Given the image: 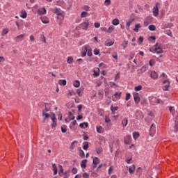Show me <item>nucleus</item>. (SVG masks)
Instances as JSON below:
<instances>
[{
  "label": "nucleus",
  "instance_id": "f257e3e1",
  "mask_svg": "<svg viewBox=\"0 0 178 178\" xmlns=\"http://www.w3.org/2000/svg\"><path fill=\"white\" fill-rule=\"evenodd\" d=\"M90 26V22L88 20H86L85 22L80 24L78 26L76 27V30H87Z\"/></svg>",
  "mask_w": 178,
  "mask_h": 178
},
{
  "label": "nucleus",
  "instance_id": "f03ea898",
  "mask_svg": "<svg viewBox=\"0 0 178 178\" xmlns=\"http://www.w3.org/2000/svg\"><path fill=\"white\" fill-rule=\"evenodd\" d=\"M51 120H52L51 124V129H56V127L58 126L56 122H58V119H56V115H55V113H51Z\"/></svg>",
  "mask_w": 178,
  "mask_h": 178
},
{
  "label": "nucleus",
  "instance_id": "7ed1b4c3",
  "mask_svg": "<svg viewBox=\"0 0 178 178\" xmlns=\"http://www.w3.org/2000/svg\"><path fill=\"white\" fill-rule=\"evenodd\" d=\"M154 51L156 54H163V49H162V44L156 43L154 45Z\"/></svg>",
  "mask_w": 178,
  "mask_h": 178
},
{
  "label": "nucleus",
  "instance_id": "20e7f679",
  "mask_svg": "<svg viewBox=\"0 0 178 178\" xmlns=\"http://www.w3.org/2000/svg\"><path fill=\"white\" fill-rule=\"evenodd\" d=\"M163 84L164 85L163 87V90L164 91H169V88L170 87V81H169V79L163 80Z\"/></svg>",
  "mask_w": 178,
  "mask_h": 178
},
{
  "label": "nucleus",
  "instance_id": "39448f33",
  "mask_svg": "<svg viewBox=\"0 0 178 178\" xmlns=\"http://www.w3.org/2000/svg\"><path fill=\"white\" fill-rule=\"evenodd\" d=\"M42 116H43V123H47L49 118H51L52 115L48 113H45V111H42Z\"/></svg>",
  "mask_w": 178,
  "mask_h": 178
},
{
  "label": "nucleus",
  "instance_id": "423d86ee",
  "mask_svg": "<svg viewBox=\"0 0 178 178\" xmlns=\"http://www.w3.org/2000/svg\"><path fill=\"white\" fill-rule=\"evenodd\" d=\"M85 50L87 52L88 56H92V50L91 49V47H90V45H86Z\"/></svg>",
  "mask_w": 178,
  "mask_h": 178
},
{
  "label": "nucleus",
  "instance_id": "0eeeda50",
  "mask_svg": "<svg viewBox=\"0 0 178 178\" xmlns=\"http://www.w3.org/2000/svg\"><path fill=\"white\" fill-rule=\"evenodd\" d=\"M158 5H159V3H157L156 6L153 8V15L155 17L159 16V8H158Z\"/></svg>",
  "mask_w": 178,
  "mask_h": 178
},
{
  "label": "nucleus",
  "instance_id": "6e6552de",
  "mask_svg": "<svg viewBox=\"0 0 178 178\" xmlns=\"http://www.w3.org/2000/svg\"><path fill=\"white\" fill-rule=\"evenodd\" d=\"M134 99L135 104H140V95L138 93L134 94Z\"/></svg>",
  "mask_w": 178,
  "mask_h": 178
},
{
  "label": "nucleus",
  "instance_id": "1a4fd4ad",
  "mask_svg": "<svg viewBox=\"0 0 178 178\" xmlns=\"http://www.w3.org/2000/svg\"><path fill=\"white\" fill-rule=\"evenodd\" d=\"M26 34L23 33L21 34L17 37H15V40H16L17 42H19V41H23Z\"/></svg>",
  "mask_w": 178,
  "mask_h": 178
},
{
  "label": "nucleus",
  "instance_id": "9d476101",
  "mask_svg": "<svg viewBox=\"0 0 178 178\" xmlns=\"http://www.w3.org/2000/svg\"><path fill=\"white\" fill-rule=\"evenodd\" d=\"M150 77L153 79V80H156V79H158L159 77L158 73H156V72L155 71H152L150 74Z\"/></svg>",
  "mask_w": 178,
  "mask_h": 178
},
{
  "label": "nucleus",
  "instance_id": "9b49d317",
  "mask_svg": "<svg viewBox=\"0 0 178 178\" xmlns=\"http://www.w3.org/2000/svg\"><path fill=\"white\" fill-rule=\"evenodd\" d=\"M41 22L44 23V24H48L49 23V19L46 16L41 17Z\"/></svg>",
  "mask_w": 178,
  "mask_h": 178
},
{
  "label": "nucleus",
  "instance_id": "f8f14e48",
  "mask_svg": "<svg viewBox=\"0 0 178 178\" xmlns=\"http://www.w3.org/2000/svg\"><path fill=\"white\" fill-rule=\"evenodd\" d=\"M98 163H99V159H98L97 157H95L93 159V169H95V168H97V165H98Z\"/></svg>",
  "mask_w": 178,
  "mask_h": 178
},
{
  "label": "nucleus",
  "instance_id": "ddd939ff",
  "mask_svg": "<svg viewBox=\"0 0 178 178\" xmlns=\"http://www.w3.org/2000/svg\"><path fill=\"white\" fill-rule=\"evenodd\" d=\"M128 124L129 120L127 119V118H124L122 121V127H126V126H127Z\"/></svg>",
  "mask_w": 178,
  "mask_h": 178
},
{
  "label": "nucleus",
  "instance_id": "4468645a",
  "mask_svg": "<svg viewBox=\"0 0 178 178\" xmlns=\"http://www.w3.org/2000/svg\"><path fill=\"white\" fill-rule=\"evenodd\" d=\"M81 129H87L88 127V122H83L79 124Z\"/></svg>",
  "mask_w": 178,
  "mask_h": 178
},
{
  "label": "nucleus",
  "instance_id": "2eb2a0df",
  "mask_svg": "<svg viewBox=\"0 0 178 178\" xmlns=\"http://www.w3.org/2000/svg\"><path fill=\"white\" fill-rule=\"evenodd\" d=\"M73 95H76V92L74 90H68V93L67 94V98L70 97H73Z\"/></svg>",
  "mask_w": 178,
  "mask_h": 178
},
{
  "label": "nucleus",
  "instance_id": "dca6fc26",
  "mask_svg": "<svg viewBox=\"0 0 178 178\" xmlns=\"http://www.w3.org/2000/svg\"><path fill=\"white\" fill-rule=\"evenodd\" d=\"M81 168H83V169L87 168V159H84L81 161Z\"/></svg>",
  "mask_w": 178,
  "mask_h": 178
},
{
  "label": "nucleus",
  "instance_id": "f3484780",
  "mask_svg": "<svg viewBox=\"0 0 178 178\" xmlns=\"http://www.w3.org/2000/svg\"><path fill=\"white\" fill-rule=\"evenodd\" d=\"M155 131H156L155 124H152L150 127V136L151 134H154Z\"/></svg>",
  "mask_w": 178,
  "mask_h": 178
},
{
  "label": "nucleus",
  "instance_id": "a211bd4d",
  "mask_svg": "<svg viewBox=\"0 0 178 178\" xmlns=\"http://www.w3.org/2000/svg\"><path fill=\"white\" fill-rule=\"evenodd\" d=\"M20 17H22V19H26V17H27V12H26V10H22Z\"/></svg>",
  "mask_w": 178,
  "mask_h": 178
},
{
  "label": "nucleus",
  "instance_id": "6ab92c4d",
  "mask_svg": "<svg viewBox=\"0 0 178 178\" xmlns=\"http://www.w3.org/2000/svg\"><path fill=\"white\" fill-rule=\"evenodd\" d=\"M113 44V42L108 40L105 42V47H112Z\"/></svg>",
  "mask_w": 178,
  "mask_h": 178
},
{
  "label": "nucleus",
  "instance_id": "aec40b11",
  "mask_svg": "<svg viewBox=\"0 0 178 178\" xmlns=\"http://www.w3.org/2000/svg\"><path fill=\"white\" fill-rule=\"evenodd\" d=\"M54 13H56L57 16H62V11L59 8H55Z\"/></svg>",
  "mask_w": 178,
  "mask_h": 178
},
{
  "label": "nucleus",
  "instance_id": "412c9836",
  "mask_svg": "<svg viewBox=\"0 0 178 178\" xmlns=\"http://www.w3.org/2000/svg\"><path fill=\"white\" fill-rule=\"evenodd\" d=\"M138 29H141V25L140 24H137L135 25V28L134 29V31L135 33H138Z\"/></svg>",
  "mask_w": 178,
  "mask_h": 178
},
{
  "label": "nucleus",
  "instance_id": "4be33fe9",
  "mask_svg": "<svg viewBox=\"0 0 178 178\" xmlns=\"http://www.w3.org/2000/svg\"><path fill=\"white\" fill-rule=\"evenodd\" d=\"M58 84H59L60 86H66L67 81H66L65 79H61V80H59V81H58Z\"/></svg>",
  "mask_w": 178,
  "mask_h": 178
},
{
  "label": "nucleus",
  "instance_id": "5701e85b",
  "mask_svg": "<svg viewBox=\"0 0 178 178\" xmlns=\"http://www.w3.org/2000/svg\"><path fill=\"white\" fill-rule=\"evenodd\" d=\"M134 170H136V165H133L132 167L129 168V172L131 175L132 173H134Z\"/></svg>",
  "mask_w": 178,
  "mask_h": 178
},
{
  "label": "nucleus",
  "instance_id": "b1692460",
  "mask_svg": "<svg viewBox=\"0 0 178 178\" xmlns=\"http://www.w3.org/2000/svg\"><path fill=\"white\" fill-rule=\"evenodd\" d=\"M119 23H120V21H119L118 19H114L112 22V24H113V26H118Z\"/></svg>",
  "mask_w": 178,
  "mask_h": 178
},
{
  "label": "nucleus",
  "instance_id": "393cba45",
  "mask_svg": "<svg viewBox=\"0 0 178 178\" xmlns=\"http://www.w3.org/2000/svg\"><path fill=\"white\" fill-rule=\"evenodd\" d=\"M84 89L83 88H79V89H77L76 90V93L78 94V96L79 97H81L82 95H83V94H81V92H83V90Z\"/></svg>",
  "mask_w": 178,
  "mask_h": 178
},
{
  "label": "nucleus",
  "instance_id": "a878e982",
  "mask_svg": "<svg viewBox=\"0 0 178 178\" xmlns=\"http://www.w3.org/2000/svg\"><path fill=\"white\" fill-rule=\"evenodd\" d=\"M53 170L54 172V175L58 174V167H56V164H52Z\"/></svg>",
  "mask_w": 178,
  "mask_h": 178
},
{
  "label": "nucleus",
  "instance_id": "bb28decb",
  "mask_svg": "<svg viewBox=\"0 0 178 178\" xmlns=\"http://www.w3.org/2000/svg\"><path fill=\"white\" fill-rule=\"evenodd\" d=\"M73 86H74V87H75L76 88H79V87H80V81H74Z\"/></svg>",
  "mask_w": 178,
  "mask_h": 178
},
{
  "label": "nucleus",
  "instance_id": "cd10ccee",
  "mask_svg": "<svg viewBox=\"0 0 178 178\" xmlns=\"http://www.w3.org/2000/svg\"><path fill=\"white\" fill-rule=\"evenodd\" d=\"M130 138H131V137L130 136H127L124 138V144H127L128 143H130Z\"/></svg>",
  "mask_w": 178,
  "mask_h": 178
},
{
  "label": "nucleus",
  "instance_id": "c85d7f7f",
  "mask_svg": "<svg viewBox=\"0 0 178 178\" xmlns=\"http://www.w3.org/2000/svg\"><path fill=\"white\" fill-rule=\"evenodd\" d=\"M133 137L134 140H137L140 137V134L138 132H134L133 133Z\"/></svg>",
  "mask_w": 178,
  "mask_h": 178
},
{
  "label": "nucleus",
  "instance_id": "c756f323",
  "mask_svg": "<svg viewBox=\"0 0 178 178\" xmlns=\"http://www.w3.org/2000/svg\"><path fill=\"white\" fill-rule=\"evenodd\" d=\"M174 130H175V133H177V131H178V121L177 120H175Z\"/></svg>",
  "mask_w": 178,
  "mask_h": 178
},
{
  "label": "nucleus",
  "instance_id": "7c9ffc66",
  "mask_svg": "<svg viewBox=\"0 0 178 178\" xmlns=\"http://www.w3.org/2000/svg\"><path fill=\"white\" fill-rule=\"evenodd\" d=\"M115 30V26H110L108 29H107V33H113V31Z\"/></svg>",
  "mask_w": 178,
  "mask_h": 178
},
{
  "label": "nucleus",
  "instance_id": "2f4dec72",
  "mask_svg": "<svg viewBox=\"0 0 178 178\" xmlns=\"http://www.w3.org/2000/svg\"><path fill=\"white\" fill-rule=\"evenodd\" d=\"M148 28L150 31H155V30L156 29L155 25H149Z\"/></svg>",
  "mask_w": 178,
  "mask_h": 178
},
{
  "label": "nucleus",
  "instance_id": "473e14b6",
  "mask_svg": "<svg viewBox=\"0 0 178 178\" xmlns=\"http://www.w3.org/2000/svg\"><path fill=\"white\" fill-rule=\"evenodd\" d=\"M87 16H88V13L83 11L81 13V17L83 18V17H87Z\"/></svg>",
  "mask_w": 178,
  "mask_h": 178
},
{
  "label": "nucleus",
  "instance_id": "72a5a7b5",
  "mask_svg": "<svg viewBox=\"0 0 178 178\" xmlns=\"http://www.w3.org/2000/svg\"><path fill=\"white\" fill-rule=\"evenodd\" d=\"M70 175V170L65 171V172H64V177H63V178H67V177H69Z\"/></svg>",
  "mask_w": 178,
  "mask_h": 178
},
{
  "label": "nucleus",
  "instance_id": "f704fd0d",
  "mask_svg": "<svg viewBox=\"0 0 178 178\" xmlns=\"http://www.w3.org/2000/svg\"><path fill=\"white\" fill-rule=\"evenodd\" d=\"M67 63L71 65V63H73V57L69 56L67 60Z\"/></svg>",
  "mask_w": 178,
  "mask_h": 178
},
{
  "label": "nucleus",
  "instance_id": "c9c22d12",
  "mask_svg": "<svg viewBox=\"0 0 178 178\" xmlns=\"http://www.w3.org/2000/svg\"><path fill=\"white\" fill-rule=\"evenodd\" d=\"M128 41L124 40L122 44H121L122 47H123V49H124L125 48H127V44H128Z\"/></svg>",
  "mask_w": 178,
  "mask_h": 178
},
{
  "label": "nucleus",
  "instance_id": "e433bc0d",
  "mask_svg": "<svg viewBox=\"0 0 178 178\" xmlns=\"http://www.w3.org/2000/svg\"><path fill=\"white\" fill-rule=\"evenodd\" d=\"M74 144H77V141H74L71 143L70 149H71V150L74 149Z\"/></svg>",
  "mask_w": 178,
  "mask_h": 178
},
{
  "label": "nucleus",
  "instance_id": "4c0bfd02",
  "mask_svg": "<svg viewBox=\"0 0 178 178\" xmlns=\"http://www.w3.org/2000/svg\"><path fill=\"white\" fill-rule=\"evenodd\" d=\"M143 90V86L139 85L135 87V91H141Z\"/></svg>",
  "mask_w": 178,
  "mask_h": 178
},
{
  "label": "nucleus",
  "instance_id": "58836bf2",
  "mask_svg": "<svg viewBox=\"0 0 178 178\" xmlns=\"http://www.w3.org/2000/svg\"><path fill=\"white\" fill-rule=\"evenodd\" d=\"M75 117L72 116L71 118H66L65 120V123H69V122H70V120H74Z\"/></svg>",
  "mask_w": 178,
  "mask_h": 178
},
{
  "label": "nucleus",
  "instance_id": "ea45409f",
  "mask_svg": "<svg viewBox=\"0 0 178 178\" xmlns=\"http://www.w3.org/2000/svg\"><path fill=\"white\" fill-rule=\"evenodd\" d=\"M58 175H60V176H62V175H63V167H62V165H60V170L58 171Z\"/></svg>",
  "mask_w": 178,
  "mask_h": 178
},
{
  "label": "nucleus",
  "instance_id": "a19ab883",
  "mask_svg": "<svg viewBox=\"0 0 178 178\" xmlns=\"http://www.w3.org/2000/svg\"><path fill=\"white\" fill-rule=\"evenodd\" d=\"M148 68L147 67H145V66H143V67H142L141 68H140V72H141V73H144V72H147V70Z\"/></svg>",
  "mask_w": 178,
  "mask_h": 178
},
{
  "label": "nucleus",
  "instance_id": "79ce46f5",
  "mask_svg": "<svg viewBox=\"0 0 178 178\" xmlns=\"http://www.w3.org/2000/svg\"><path fill=\"white\" fill-rule=\"evenodd\" d=\"M77 123V121H76V120H74L72 122H71V124H70V129L72 128V126H76Z\"/></svg>",
  "mask_w": 178,
  "mask_h": 178
},
{
  "label": "nucleus",
  "instance_id": "37998d69",
  "mask_svg": "<svg viewBox=\"0 0 178 178\" xmlns=\"http://www.w3.org/2000/svg\"><path fill=\"white\" fill-rule=\"evenodd\" d=\"M48 105H49L48 103H46L44 104L45 108L43 111L45 112V113H47V112H49V108L47 107Z\"/></svg>",
  "mask_w": 178,
  "mask_h": 178
},
{
  "label": "nucleus",
  "instance_id": "c03bdc74",
  "mask_svg": "<svg viewBox=\"0 0 178 178\" xmlns=\"http://www.w3.org/2000/svg\"><path fill=\"white\" fill-rule=\"evenodd\" d=\"M165 33L167 34V35H169V37H172V31L170 30H166L165 31Z\"/></svg>",
  "mask_w": 178,
  "mask_h": 178
},
{
  "label": "nucleus",
  "instance_id": "a18cd8bd",
  "mask_svg": "<svg viewBox=\"0 0 178 178\" xmlns=\"http://www.w3.org/2000/svg\"><path fill=\"white\" fill-rule=\"evenodd\" d=\"M97 133H99V134L102 133V131H103L102 127L101 126L97 127Z\"/></svg>",
  "mask_w": 178,
  "mask_h": 178
},
{
  "label": "nucleus",
  "instance_id": "49530a36",
  "mask_svg": "<svg viewBox=\"0 0 178 178\" xmlns=\"http://www.w3.org/2000/svg\"><path fill=\"white\" fill-rule=\"evenodd\" d=\"M83 148L85 150L88 149V142H85V143H84V145H83Z\"/></svg>",
  "mask_w": 178,
  "mask_h": 178
},
{
  "label": "nucleus",
  "instance_id": "de8ad7c7",
  "mask_svg": "<svg viewBox=\"0 0 178 178\" xmlns=\"http://www.w3.org/2000/svg\"><path fill=\"white\" fill-rule=\"evenodd\" d=\"M131 97V95L130 93H127L126 94V97H125V101H129Z\"/></svg>",
  "mask_w": 178,
  "mask_h": 178
},
{
  "label": "nucleus",
  "instance_id": "09e8293b",
  "mask_svg": "<svg viewBox=\"0 0 178 178\" xmlns=\"http://www.w3.org/2000/svg\"><path fill=\"white\" fill-rule=\"evenodd\" d=\"M91 176L92 177H98V173H97L95 171H93V172H92V173H91Z\"/></svg>",
  "mask_w": 178,
  "mask_h": 178
},
{
  "label": "nucleus",
  "instance_id": "8fccbe9b",
  "mask_svg": "<svg viewBox=\"0 0 178 178\" xmlns=\"http://www.w3.org/2000/svg\"><path fill=\"white\" fill-rule=\"evenodd\" d=\"M97 154H99L101 152H102V147H98L96 149Z\"/></svg>",
  "mask_w": 178,
  "mask_h": 178
},
{
  "label": "nucleus",
  "instance_id": "3c124183",
  "mask_svg": "<svg viewBox=\"0 0 178 178\" xmlns=\"http://www.w3.org/2000/svg\"><path fill=\"white\" fill-rule=\"evenodd\" d=\"M93 54L95 55H99V49H95L94 51H93Z\"/></svg>",
  "mask_w": 178,
  "mask_h": 178
},
{
  "label": "nucleus",
  "instance_id": "603ef678",
  "mask_svg": "<svg viewBox=\"0 0 178 178\" xmlns=\"http://www.w3.org/2000/svg\"><path fill=\"white\" fill-rule=\"evenodd\" d=\"M95 29H99V27H101V24H99V22H95Z\"/></svg>",
  "mask_w": 178,
  "mask_h": 178
},
{
  "label": "nucleus",
  "instance_id": "864d4df0",
  "mask_svg": "<svg viewBox=\"0 0 178 178\" xmlns=\"http://www.w3.org/2000/svg\"><path fill=\"white\" fill-rule=\"evenodd\" d=\"M39 13H40L41 15H45V13H47V10L45 9V8H43V10H39Z\"/></svg>",
  "mask_w": 178,
  "mask_h": 178
},
{
  "label": "nucleus",
  "instance_id": "5fc2aeb1",
  "mask_svg": "<svg viewBox=\"0 0 178 178\" xmlns=\"http://www.w3.org/2000/svg\"><path fill=\"white\" fill-rule=\"evenodd\" d=\"M162 76H163V80H169L168 79V75H166V74H165L164 72H163Z\"/></svg>",
  "mask_w": 178,
  "mask_h": 178
},
{
  "label": "nucleus",
  "instance_id": "6e6d98bb",
  "mask_svg": "<svg viewBox=\"0 0 178 178\" xmlns=\"http://www.w3.org/2000/svg\"><path fill=\"white\" fill-rule=\"evenodd\" d=\"M83 178H90V175H88V173H87V172H84L83 174Z\"/></svg>",
  "mask_w": 178,
  "mask_h": 178
},
{
  "label": "nucleus",
  "instance_id": "4d7b16f0",
  "mask_svg": "<svg viewBox=\"0 0 178 178\" xmlns=\"http://www.w3.org/2000/svg\"><path fill=\"white\" fill-rule=\"evenodd\" d=\"M80 156L81 158H84L86 156V154L84 153V151L81 150Z\"/></svg>",
  "mask_w": 178,
  "mask_h": 178
},
{
  "label": "nucleus",
  "instance_id": "13d9d810",
  "mask_svg": "<svg viewBox=\"0 0 178 178\" xmlns=\"http://www.w3.org/2000/svg\"><path fill=\"white\" fill-rule=\"evenodd\" d=\"M104 3L106 6H108L111 4V0H105Z\"/></svg>",
  "mask_w": 178,
  "mask_h": 178
},
{
  "label": "nucleus",
  "instance_id": "bf43d9fd",
  "mask_svg": "<svg viewBox=\"0 0 178 178\" xmlns=\"http://www.w3.org/2000/svg\"><path fill=\"white\" fill-rule=\"evenodd\" d=\"M115 97H118V98H120V95H122V92H118L115 93Z\"/></svg>",
  "mask_w": 178,
  "mask_h": 178
},
{
  "label": "nucleus",
  "instance_id": "052dcab7",
  "mask_svg": "<svg viewBox=\"0 0 178 178\" xmlns=\"http://www.w3.org/2000/svg\"><path fill=\"white\" fill-rule=\"evenodd\" d=\"M138 41H139V44H142L143 41H144V38H143V36L139 37Z\"/></svg>",
  "mask_w": 178,
  "mask_h": 178
},
{
  "label": "nucleus",
  "instance_id": "680f3d73",
  "mask_svg": "<svg viewBox=\"0 0 178 178\" xmlns=\"http://www.w3.org/2000/svg\"><path fill=\"white\" fill-rule=\"evenodd\" d=\"M72 172L73 173V175H76V173H77V168H73L72 170Z\"/></svg>",
  "mask_w": 178,
  "mask_h": 178
},
{
  "label": "nucleus",
  "instance_id": "e2e57ef3",
  "mask_svg": "<svg viewBox=\"0 0 178 178\" xmlns=\"http://www.w3.org/2000/svg\"><path fill=\"white\" fill-rule=\"evenodd\" d=\"M105 120L106 123H109V122H111V119L108 116L105 117V120Z\"/></svg>",
  "mask_w": 178,
  "mask_h": 178
},
{
  "label": "nucleus",
  "instance_id": "0e129e2a",
  "mask_svg": "<svg viewBox=\"0 0 178 178\" xmlns=\"http://www.w3.org/2000/svg\"><path fill=\"white\" fill-rule=\"evenodd\" d=\"M8 33V29H4L2 31V35H6V33Z\"/></svg>",
  "mask_w": 178,
  "mask_h": 178
},
{
  "label": "nucleus",
  "instance_id": "69168bd1",
  "mask_svg": "<svg viewBox=\"0 0 178 178\" xmlns=\"http://www.w3.org/2000/svg\"><path fill=\"white\" fill-rule=\"evenodd\" d=\"M118 107H113V106H111V110L112 112L115 111H118Z\"/></svg>",
  "mask_w": 178,
  "mask_h": 178
},
{
  "label": "nucleus",
  "instance_id": "338daca9",
  "mask_svg": "<svg viewBox=\"0 0 178 178\" xmlns=\"http://www.w3.org/2000/svg\"><path fill=\"white\" fill-rule=\"evenodd\" d=\"M148 24H149V22H148V19H145L144 22L145 27H147V26H148Z\"/></svg>",
  "mask_w": 178,
  "mask_h": 178
},
{
  "label": "nucleus",
  "instance_id": "774afa93",
  "mask_svg": "<svg viewBox=\"0 0 178 178\" xmlns=\"http://www.w3.org/2000/svg\"><path fill=\"white\" fill-rule=\"evenodd\" d=\"M61 131L62 133H66V131H67V129L66 128H64L63 127H61Z\"/></svg>",
  "mask_w": 178,
  "mask_h": 178
}]
</instances>
